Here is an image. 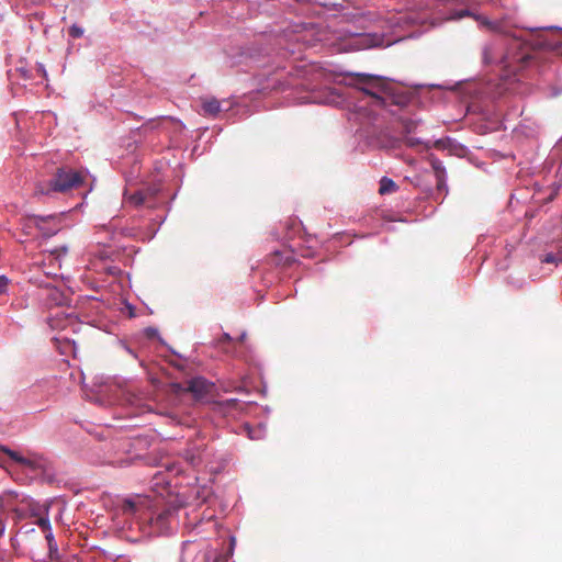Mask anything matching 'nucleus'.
Returning <instances> with one entry per match:
<instances>
[{
    "mask_svg": "<svg viewBox=\"0 0 562 562\" xmlns=\"http://www.w3.org/2000/svg\"><path fill=\"white\" fill-rule=\"evenodd\" d=\"M465 16H472L480 26L495 32L497 36L488 41L482 48V60L486 65H498L501 67V86L502 90L498 94L509 90V86L515 82L516 72L522 67V64L529 58L527 53H513L515 49H520L524 43L516 35H509L505 30L502 21L490 20L484 15L477 14L470 9L453 10L448 20H461Z\"/></svg>",
    "mask_w": 562,
    "mask_h": 562,
    "instance_id": "f257e3e1",
    "label": "nucleus"
},
{
    "mask_svg": "<svg viewBox=\"0 0 562 562\" xmlns=\"http://www.w3.org/2000/svg\"><path fill=\"white\" fill-rule=\"evenodd\" d=\"M179 506L165 503L162 497L135 495L123 502L122 510L132 516L148 535H168L177 527Z\"/></svg>",
    "mask_w": 562,
    "mask_h": 562,
    "instance_id": "f03ea898",
    "label": "nucleus"
},
{
    "mask_svg": "<svg viewBox=\"0 0 562 562\" xmlns=\"http://www.w3.org/2000/svg\"><path fill=\"white\" fill-rule=\"evenodd\" d=\"M48 507L35 502L25 493L7 490L0 493V537L4 533L9 519L18 522L29 516L36 519L47 513Z\"/></svg>",
    "mask_w": 562,
    "mask_h": 562,
    "instance_id": "7ed1b4c3",
    "label": "nucleus"
},
{
    "mask_svg": "<svg viewBox=\"0 0 562 562\" xmlns=\"http://www.w3.org/2000/svg\"><path fill=\"white\" fill-rule=\"evenodd\" d=\"M337 40L339 41V49L346 52L385 47L393 43V41L385 38L383 34L358 33L350 29L337 31Z\"/></svg>",
    "mask_w": 562,
    "mask_h": 562,
    "instance_id": "20e7f679",
    "label": "nucleus"
},
{
    "mask_svg": "<svg viewBox=\"0 0 562 562\" xmlns=\"http://www.w3.org/2000/svg\"><path fill=\"white\" fill-rule=\"evenodd\" d=\"M235 538L231 537V547L228 553H218L205 539L187 540L182 543L179 562H214L216 557L233 554Z\"/></svg>",
    "mask_w": 562,
    "mask_h": 562,
    "instance_id": "39448f33",
    "label": "nucleus"
},
{
    "mask_svg": "<svg viewBox=\"0 0 562 562\" xmlns=\"http://www.w3.org/2000/svg\"><path fill=\"white\" fill-rule=\"evenodd\" d=\"M83 181L81 172L72 169H59L56 176L47 183L37 186L36 192L40 194H52L56 192H67L74 188H78Z\"/></svg>",
    "mask_w": 562,
    "mask_h": 562,
    "instance_id": "423d86ee",
    "label": "nucleus"
},
{
    "mask_svg": "<svg viewBox=\"0 0 562 562\" xmlns=\"http://www.w3.org/2000/svg\"><path fill=\"white\" fill-rule=\"evenodd\" d=\"M0 451L5 453L16 465L31 474L36 475L38 471L44 469L45 460L41 456L31 452L24 454L7 446H0Z\"/></svg>",
    "mask_w": 562,
    "mask_h": 562,
    "instance_id": "0eeeda50",
    "label": "nucleus"
},
{
    "mask_svg": "<svg viewBox=\"0 0 562 562\" xmlns=\"http://www.w3.org/2000/svg\"><path fill=\"white\" fill-rule=\"evenodd\" d=\"M357 82L362 85L361 90L364 93L373 97L376 100V102L381 101V99L376 95L375 92L372 91V89H384L385 81L383 80L382 77L372 76L368 74H357Z\"/></svg>",
    "mask_w": 562,
    "mask_h": 562,
    "instance_id": "6e6552de",
    "label": "nucleus"
},
{
    "mask_svg": "<svg viewBox=\"0 0 562 562\" xmlns=\"http://www.w3.org/2000/svg\"><path fill=\"white\" fill-rule=\"evenodd\" d=\"M32 221L44 236H53L59 231V221L55 215L33 216Z\"/></svg>",
    "mask_w": 562,
    "mask_h": 562,
    "instance_id": "1a4fd4ad",
    "label": "nucleus"
},
{
    "mask_svg": "<svg viewBox=\"0 0 562 562\" xmlns=\"http://www.w3.org/2000/svg\"><path fill=\"white\" fill-rule=\"evenodd\" d=\"M154 194H155V191L151 189L137 190L134 193H128V191H125L124 200H125V202H127L134 206H140V205L154 206V203L151 202Z\"/></svg>",
    "mask_w": 562,
    "mask_h": 562,
    "instance_id": "9d476101",
    "label": "nucleus"
},
{
    "mask_svg": "<svg viewBox=\"0 0 562 562\" xmlns=\"http://www.w3.org/2000/svg\"><path fill=\"white\" fill-rule=\"evenodd\" d=\"M97 235L99 234H104V237H95L93 243L97 245V246H102V248L100 250H98V257L101 259V260H104V259H108L110 258V255H111V250L106 247L105 245V240H111L113 238V235H114V232L111 231L109 227L106 226H102L100 227L97 233Z\"/></svg>",
    "mask_w": 562,
    "mask_h": 562,
    "instance_id": "9b49d317",
    "label": "nucleus"
},
{
    "mask_svg": "<svg viewBox=\"0 0 562 562\" xmlns=\"http://www.w3.org/2000/svg\"><path fill=\"white\" fill-rule=\"evenodd\" d=\"M36 525L46 532L45 538H46L47 543H48L49 552L50 553L57 552L58 548H57V543H56V541L54 539V535L52 532V526H50V521L48 519V512L47 513H43V515H41L36 519Z\"/></svg>",
    "mask_w": 562,
    "mask_h": 562,
    "instance_id": "f8f14e48",
    "label": "nucleus"
},
{
    "mask_svg": "<svg viewBox=\"0 0 562 562\" xmlns=\"http://www.w3.org/2000/svg\"><path fill=\"white\" fill-rule=\"evenodd\" d=\"M184 390L191 392L195 397H202L210 390V384L204 378L196 376L187 382Z\"/></svg>",
    "mask_w": 562,
    "mask_h": 562,
    "instance_id": "ddd939ff",
    "label": "nucleus"
},
{
    "mask_svg": "<svg viewBox=\"0 0 562 562\" xmlns=\"http://www.w3.org/2000/svg\"><path fill=\"white\" fill-rule=\"evenodd\" d=\"M184 459L192 467H198L201 464V462L203 460V452L199 447L194 446V447L186 450Z\"/></svg>",
    "mask_w": 562,
    "mask_h": 562,
    "instance_id": "4468645a",
    "label": "nucleus"
},
{
    "mask_svg": "<svg viewBox=\"0 0 562 562\" xmlns=\"http://www.w3.org/2000/svg\"><path fill=\"white\" fill-rule=\"evenodd\" d=\"M415 127L416 123L414 122H407L404 124V128L406 132V135L404 136V143L408 147H416L424 144L420 138L411 135Z\"/></svg>",
    "mask_w": 562,
    "mask_h": 562,
    "instance_id": "2eb2a0df",
    "label": "nucleus"
},
{
    "mask_svg": "<svg viewBox=\"0 0 562 562\" xmlns=\"http://www.w3.org/2000/svg\"><path fill=\"white\" fill-rule=\"evenodd\" d=\"M202 109L205 114L215 116L221 111V103L216 99L206 100Z\"/></svg>",
    "mask_w": 562,
    "mask_h": 562,
    "instance_id": "dca6fc26",
    "label": "nucleus"
},
{
    "mask_svg": "<svg viewBox=\"0 0 562 562\" xmlns=\"http://www.w3.org/2000/svg\"><path fill=\"white\" fill-rule=\"evenodd\" d=\"M294 101L299 104L328 102L327 100L321 99L314 91L310 92L306 95L295 97Z\"/></svg>",
    "mask_w": 562,
    "mask_h": 562,
    "instance_id": "f3484780",
    "label": "nucleus"
},
{
    "mask_svg": "<svg viewBox=\"0 0 562 562\" xmlns=\"http://www.w3.org/2000/svg\"><path fill=\"white\" fill-rule=\"evenodd\" d=\"M396 189V184L393 180L389 179V178H382L381 182H380V193L381 194H386V193H391L393 191H395Z\"/></svg>",
    "mask_w": 562,
    "mask_h": 562,
    "instance_id": "a211bd4d",
    "label": "nucleus"
},
{
    "mask_svg": "<svg viewBox=\"0 0 562 562\" xmlns=\"http://www.w3.org/2000/svg\"><path fill=\"white\" fill-rule=\"evenodd\" d=\"M431 166H432V168L437 172L438 188L441 189L443 187V184H442V177L445 176V168H443L441 161H439L438 159H432L431 160Z\"/></svg>",
    "mask_w": 562,
    "mask_h": 562,
    "instance_id": "6ab92c4d",
    "label": "nucleus"
},
{
    "mask_svg": "<svg viewBox=\"0 0 562 562\" xmlns=\"http://www.w3.org/2000/svg\"><path fill=\"white\" fill-rule=\"evenodd\" d=\"M245 428L248 437L252 440L261 439L265 435V429L262 427H259L258 429H252L247 425Z\"/></svg>",
    "mask_w": 562,
    "mask_h": 562,
    "instance_id": "aec40b11",
    "label": "nucleus"
},
{
    "mask_svg": "<svg viewBox=\"0 0 562 562\" xmlns=\"http://www.w3.org/2000/svg\"><path fill=\"white\" fill-rule=\"evenodd\" d=\"M67 251H68V248L66 246H61V247L50 250L49 256L53 259L59 260L63 256H66Z\"/></svg>",
    "mask_w": 562,
    "mask_h": 562,
    "instance_id": "412c9836",
    "label": "nucleus"
},
{
    "mask_svg": "<svg viewBox=\"0 0 562 562\" xmlns=\"http://www.w3.org/2000/svg\"><path fill=\"white\" fill-rule=\"evenodd\" d=\"M83 33H85V30L81 26H79L78 24H72L69 27V35L72 38H79L83 35Z\"/></svg>",
    "mask_w": 562,
    "mask_h": 562,
    "instance_id": "4be33fe9",
    "label": "nucleus"
},
{
    "mask_svg": "<svg viewBox=\"0 0 562 562\" xmlns=\"http://www.w3.org/2000/svg\"><path fill=\"white\" fill-rule=\"evenodd\" d=\"M547 46L552 49H562V33L560 34L559 40H551L547 43Z\"/></svg>",
    "mask_w": 562,
    "mask_h": 562,
    "instance_id": "5701e85b",
    "label": "nucleus"
},
{
    "mask_svg": "<svg viewBox=\"0 0 562 562\" xmlns=\"http://www.w3.org/2000/svg\"><path fill=\"white\" fill-rule=\"evenodd\" d=\"M10 280L5 276H0V294L8 292Z\"/></svg>",
    "mask_w": 562,
    "mask_h": 562,
    "instance_id": "b1692460",
    "label": "nucleus"
},
{
    "mask_svg": "<svg viewBox=\"0 0 562 562\" xmlns=\"http://www.w3.org/2000/svg\"><path fill=\"white\" fill-rule=\"evenodd\" d=\"M367 114H368V110L366 108L358 106V112L353 114L355 115V120L356 121H358V120L361 121V117L366 116Z\"/></svg>",
    "mask_w": 562,
    "mask_h": 562,
    "instance_id": "393cba45",
    "label": "nucleus"
},
{
    "mask_svg": "<svg viewBox=\"0 0 562 562\" xmlns=\"http://www.w3.org/2000/svg\"><path fill=\"white\" fill-rule=\"evenodd\" d=\"M542 262H546V263H557L558 259H557V257L553 254H547L543 257Z\"/></svg>",
    "mask_w": 562,
    "mask_h": 562,
    "instance_id": "a878e982",
    "label": "nucleus"
},
{
    "mask_svg": "<svg viewBox=\"0 0 562 562\" xmlns=\"http://www.w3.org/2000/svg\"><path fill=\"white\" fill-rule=\"evenodd\" d=\"M295 71H296V77H299V78H305L307 75L305 65L299 66Z\"/></svg>",
    "mask_w": 562,
    "mask_h": 562,
    "instance_id": "bb28decb",
    "label": "nucleus"
},
{
    "mask_svg": "<svg viewBox=\"0 0 562 562\" xmlns=\"http://www.w3.org/2000/svg\"><path fill=\"white\" fill-rule=\"evenodd\" d=\"M162 482H165V481L160 477V475H156V476L154 477V486H155V487H157V486H158L160 483H162Z\"/></svg>",
    "mask_w": 562,
    "mask_h": 562,
    "instance_id": "cd10ccee",
    "label": "nucleus"
},
{
    "mask_svg": "<svg viewBox=\"0 0 562 562\" xmlns=\"http://www.w3.org/2000/svg\"><path fill=\"white\" fill-rule=\"evenodd\" d=\"M214 562H228V557L227 555L216 557Z\"/></svg>",
    "mask_w": 562,
    "mask_h": 562,
    "instance_id": "c85d7f7f",
    "label": "nucleus"
},
{
    "mask_svg": "<svg viewBox=\"0 0 562 562\" xmlns=\"http://www.w3.org/2000/svg\"><path fill=\"white\" fill-rule=\"evenodd\" d=\"M38 71L44 76L46 77L47 74H46V69L45 67L42 65V64H38Z\"/></svg>",
    "mask_w": 562,
    "mask_h": 562,
    "instance_id": "c756f323",
    "label": "nucleus"
},
{
    "mask_svg": "<svg viewBox=\"0 0 562 562\" xmlns=\"http://www.w3.org/2000/svg\"><path fill=\"white\" fill-rule=\"evenodd\" d=\"M147 331H148L149 335H154V334L157 333V329L149 328Z\"/></svg>",
    "mask_w": 562,
    "mask_h": 562,
    "instance_id": "7c9ffc66",
    "label": "nucleus"
},
{
    "mask_svg": "<svg viewBox=\"0 0 562 562\" xmlns=\"http://www.w3.org/2000/svg\"><path fill=\"white\" fill-rule=\"evenodd\" d=\"M207 524L212 525V526H215V522L213 520H209Z\"/></svg>",
    "mask_w": 562,
    "mask_h": 562,
    "instance_id": "2f4dec72",
    "label": "nucleus"
},
{
    "mask_svg": "<svg viewBox=\"0 0 562 562\" xmlns=\"http://www.w3.org/2000/svg\"><path fill=\"white\" fill-rule=\"evenodd\" d=\"M160 496H162V491L157 490L156 491Z\"/></svg>",
    "mask_w": 562,
    "mask_h": 562,
    "instance_id": "473e14b6",
    "label": "nucleus"
},
{
    "mask_svg": "<svg viewBox=\"0 0 562 562\" xmlns=\"http://www.w3.org/2000/svg\"><path fill=\"white\" fill-rule=\"evenodd\" d=\"M246 337V334H241L240 339H244Z\"/></svg>",
    "mask_w": 562,
    "mask_h": 562,
    "instance_id": "72a5a7b5",
    "label": "nucleus"
}]
</instances>
